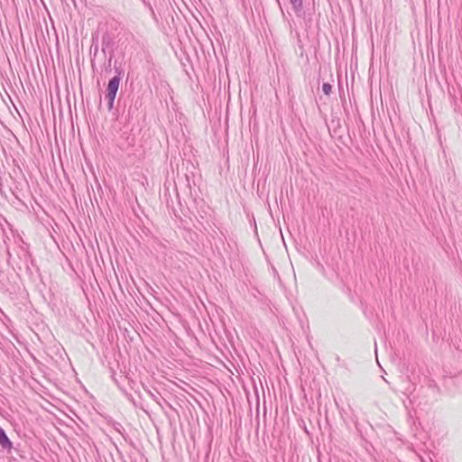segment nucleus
<instances>
[{"mask_svg":"<svg viewBox=\"0 0 462 462\" xmlns=\"http://www.w3.org/2000/svg\"><path fill=\"white\" fill-rule=\"evenodd\" d=\"M120 79L118 77H114L109 80L107 85V94L106 98L109 101V106H112L114 100L116 98L118 88H119Z\"/></svg>","mask_w":462,"mask_h":462,"instance_id":"1","label":"nucleus"},{"mask_svg":"<svg viewBox=\"0 0 462 462\" xmlns=\"http://www.w3.org/2000/svg\"><path fill=\"white\" fill-rule=\"evenodd\" d=\"M0 444L4 448H7L11 446V442L7 436L5 435V431L0 428Z\"/></svg>","mask_w":462,"mask_h":462,"instance_id":"2","label":"nucleus"},{"mask_svg":"<svg viewBox=\"0 0 462 462\" xmlns=\"http://www.w3.org/2000/svg\"><path fill=\"white\" fill-rule=\"evenodd\" d=\"M322 90L326 95H329L332 90V87L328 83H324L322 86Z\"/></svg>","mask_w":462,"mask_h":462,"instance_id":"3","label":"nucleus"},{"mask_svg":"<svg viewBox=\"0 0 462 462\" xmlns=\"http://www.w3.org/2000/svg\"><path fill=\"white\" fill-rule=\"evenodd\" d=\"M291 2L295 7H299L301 5V0H291Z\"/></svg>","mask_w":462,"mask_h":462,"instance_id":"4","label":"nucleus"}]
</instances>
